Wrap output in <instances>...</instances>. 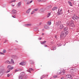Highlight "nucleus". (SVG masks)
Instances as JSON below:
<instances>
[{
	"label": "nucleus",
	"instance_id": "1",
	"mask_svg": "<svg viewBox=\"0 0 79 79\" xmlns=\"http://www.w3.org/2000/svg\"><path fill=\"white\" fill-rule=\"evenodd\" d=\"M68 34V31H67L66 32H64V31H62L61 32L60 35V38L61 39H63L64 38L65 36H66V35Z\"/></svg>",
	"mask_w": 79,
	"mask_h": 79
},
{
	"label": "nucleus",
	"instance_id": "2",
	"mask_svg": "<svg viewBox=\"0 0 79 79\" xmlns=\"http://www.w3.org/2000/svg\"><path fill=\"white\" fill-rule=\"evenodd\" d=\"M5 69L3 66L0 67V76H1L3 74H5Z\"/></svg>",
	"mask_w": 79,
	"mask_h": 79
},
{
	"label": "nucleus",
	"instance_id": "3",
	"mask_svg": "<svg viewBox=\"0 0 79 79\" xmlns=\"http://www.w3.org/2000/svg\"><path fill=\"white\" fill-rule=\"evenodd\" d=\"M25 76V73L24 72H22L20 73V76L19 77V79H23L24 76Z\"/></svg>",
	"mask_w": 79,
	"mask_h": 79
},
{
	"label": "nucleus",
	"instance_id": "4",
	"mask_svg": "<svg viewBox=\"0 0 79 79\" xmlns=\"http://www.w3.org/2000/svg\"><path fill=\"white\" fill-rule=\"evenodd\" d=\"M69 24L70 26L71 27H74L75 26L74 24V21H73V20L70 21L69 22Z\"/></svg>",
	"mask_w": 79,
	"mask_h": 79
},
{
	"label": "nucleus",
	"instance_id": "5",
	"mask_svg": "<svg viewBox=\"0 0 79 79\" xmlns=\"http://www.w3.org/2000/svg\"><path fill=\"white\" fill-rule=\"evenodd\" d=\"M72 19L74 20H76V19H79V17L77 16L76 15H74L73 17H72Z\"/></svg>",
	"mask_w": 79,
	"mask_h": 79
},
{
	"label": "nucleus",
	"instance_id": "6",
	"mask_svg": "<svg viewBox=\"0 0 79 79\" xmlns=\"http://www.w3.org/2000/svg\"><path fill=\"white\" fill-rule=\"evenodd\" d=\"M60 29H62L64 27V26H63V25L62 24H61V23H60Z\"/></svg>",
	"mask_w": 79,
	"mask_h": 79
},
{
	"label": "nucleus",
	"instance_id": "7",
	"mask_svg": "<svg viewBox=\"0 0 79 79\" xmlns=\"http://www.w3.org/2000/svg\"><path fill=\"white\" fill-rule=\"evenodd\" d=\"M66 77L68 79H72V77L70 75H67L66 76Z\"/></svg>",
	"mask_w": 79,
	"mask_h": 79
},
{
	"label": "nucleus",
	"instance_id": "8",
	"mask_svg": "<svg viewBox=\"0 0 79 79\" xmlns=\"http://www.w3.org/2000/svg\"><path fill=\"white\" fill-rule=\"evenodd\" d=\"M26 63L25 62H23L22 63H20L19 64L20 65H22V66H24V65H26Z\"/></svg>",
	"mask_w": 79,
	"mask_h": 79
},
{
	"label": "nucleus",
	"instance_id": "9",
	"mask_svg": "<svg viewBox=\"0 0 79 79\" xmlns=\"http://www.w3.org/2000/svg\"><path fill=\"white\" fill-rule=\"evenodd\" d=\"M37 1L38 2H47V0H37Z\"/></svg>",
	"mask_w": 79,
	"mask_h": 79
},
{
	"label": "nucleus",
	"instance_id": "10",
	"mask_svg": "<svg viewBox=\"0 0 79 79\" xmlns=\"http://www.w3.org/2000/svg\"><path fill=\"white\" fill-rule=\"evenodd\" d=\"M12 14H14V15H16V10H12Z\"/></svg>",
	"mask_w": 79,
	"mask_h": 79
},
{
	"label": "nucleus",
	"instance_id": "11",
	"mask_svg": "<svg viewBox=\"0 0 79 79\" xmlns=\"http://www.w3.org/2000/svg\"><path fill=\"white\" fill-rule=\"evenodd\" d=\"M31 25H32V24H27L24 25V26L29 27V26H31Z\"/></svg>",
	"mask_w": 79,
	"mask_h": 79
},
{
	"label": "nucleus",
	"instance_id": "12",
	"mask_svg": "<svg viewBox=\"0 0 79 79\" xmlns=\"http://www.w3.org/2000/svg\"><path fill=\"white\" fill-rule=\"evenodd\" d=\"M23 70V68H22L18 70H15V72H18V71H21Z\"/></svg>",
	"mask_w": 79,
	"mask_h": 79
},
{
	"label": "nucleus",
	"instance_id": "13",
	"mask_svg": "<svg viewBox=\"0 0 79 79\" xmlns=\"http://www.w3.org/2000/svg\"><path fill=\"white\" fill-rule=\"evenodd\" d=\"M64 32H67V31H68V27H65L64 28Z\"/></svg>",
	"mask_w": 79,
	"mask_h": 79
},
{
	"label": "nucleus",
	"instance_id": "14",
	"mask_svg": "<svg viewBox=\"0 0 79 79\" xmlns=\"http://www.w3.org/2000/svg\"><path fill=\"white\" fill-rule=\"evenodd\" d=\"M58 9V7H54L52 9V11H55V10H56Z\"/></svg>",
	"mask_w": 79,
	"mask_h": 79
},
{
	"label": "nucleus",
	"instance_id": "15",
	"mask_svg": "<svg viewBox=\"0 0 79 79\" xmlns=\"http://www.w3.org/2000/svg\"><path fill=\"white\" fill-rule=\"evenodd\" d=\"M21 2H19V3H18L17 4V6L18 7H20L21 6Z\"/></svg>",
	"mask_w": 79,
	"mask_h": 79
},
{
	"label": "nucleus",
	"instance_id": "16",
	"mask_svg": "<svg viewBox=\"0 0 79 79\" xmlns=\"http://www.w3.org/2000/svg\"><path fill=\"white\" fill-rule=\"evenodd\" d=\"M44 27V29H48L49 28V27L47 25H45Z\"/></svg>",
	"mask_w": 79,
	"mask_h": 79
},
{
	"label": "nucleus",
	"instance_id": "17",
	"mask_svg": "<svg viewBox=\"0 0 79 79\" xmlns=\"http://www.w3.org/2000/svg\"><path fill=\"white\" fill-rule=\"evenodd\" d=\"M31 8H29V9L27 11L26 13L28 14L29 13V12L31 11Z\"/></svg>",
	"mask_w": 79,
	"mask_h": 79
},
{
	"label": "nucleus",
	"instance_id": "18",
	"mask_svg": "<svg viewBox=\"0 0 79 79\" xmlns=\"http://www.w3.org/2000/svg\"><path fill=\"white\" fill-rule=\"evenodd\" d=\"M5 63H6V64H7V63H8L9 64H11V62H10L9 61V60H7L5 62Z\"/></svg>",
	"mask_w": 79,
	"mask_h": 79
},
{
	"label": "nucleus",
	"instance_id": "19",
	"mask_svg": "<svg viewBox=\"0 0 79 79\" xmlns=\"http://www.w3.org/2000/svg\"><path fill=\"white\" fill-rule=\"evenodd\" d=\"M63 13V12L62 11V9H61L60 10V15H62Z\"/></svg>",
	"mask_w": 79,
	"mask_h": 79
},
{
	"label": "nucleus",
	"instance_id": "20",
	"mask_svg": "<svg viewBox=\"0 0 79 79\" xmlns=\"http://www.w3.org/2000/svg\"><path fill=\"white\" fill-rule=\"evenodd\" d=\"M30 63L31 64H34V62L32 60H30Z\"/></svg>",
	"mask_w": 79,
	"mask_h": 79
},
{
	"label": "nucleus",
	"instance_id": "21",
	"mask_svg": "<svg viewBox=\"0 0 79 79\" xmlns=\"http://www.w3.org/2000/svg\"><path fill=\"white\" fill-rule=\"evenodd\" d=\"M46 41H41L40 43L41 44H45V43H46Z\"/></svg>",
	"mask_w": 79,
	"mask_h": 79
},
{
	"label": "nucleus",
	"instance_id": "22",
	"mask_svg": "<svg viewBox=\"0 0 79 79\" xmlns=\"http://www.w3.org/2000/svg\"><path fill=\"white\" fill-rule=\"evenodd\" d=\"M50 15H51V14H50V13L49 12L48 13L47 17L48 18V17H49V16H50Z\"/></svg>",
	"mask_w": 79,
	"mask_h": 79
},
{
	"label": "nucleus",
	"instance_id": "23",
	"mask_svg": "<svg viewBox=\"0 0 79 79\" xmlns=\"http://www.w3.org/2000/svg\"><path fill=\"white\" fill-rule=\"evenodd\" d=\"M68 3H69L70 6H73V4H72V3H71V2H69Z\"/></svg>",
	"mask_w": 79,
	"mask_h": 79
},
{
	"label": "nucleus",
	"instance_id": "24",
	"mask_svg": "<svg viewBox=\"0 0 79 79\" xmlns=\"http://www.w3.org/2000/svg\"><path fill=\"white\" fill-rule=\"evenodd\" d=\"M27 75H25L23 77V79H27Z\"/></svg>",
	"mask_w": 79,
	"mask_h": 79
},
{
	"label": "nucleus",
	"instance_id": "25",
	"mask_svg": "<svg viewBox=\"0 0 79 79\" xmlns=\"http://www.w3.org/2000/svg\"><path fill=\"white\" fill-rule=\"evenodd\" d=\"M16 1V0H13L12 1H11L9 2V3H12V2H15Z\"/></svg>",
	"mask_w": 79,
	"mask_h": 79
},
{
	"label": "nucleus",
	"instance_id": "26",
	"mask_svg": "<svg viewBox=\"0 0 79 79\" xmlns=\"http://www.w3.org/2000/svg\"><path fill=\"white\" fill-rule=\"evenodd\" d=\"M47 24H48V25L50 26L51 25V24H52V22H51L49 21L47 23Z\"/></svg>",
	"mask_w": 79,
	"mask_h": 79
},
{
	"label": "nucleus",
	"instance_id": "27",
	"mask_svg": "<svg viewBox=\"0 0 79 79\" xmlns=\"http://www.w3.org/2000/svg\"><path fill=\"white\" fill-rule=\"evenodd\" d=\"M62 73H63V75H64V73H65V70H63L62 72Z\"/></svg>",
	"mask_w": 79,
	"mask_h": 79
},
{
	"label": "nucleus",
	"instance_id": "28",
	"mask_svg": "<svg viewBox=\"0 0 79 79\" xmlns=\"http://www.w3.org/2000/svg\"><path fill=\"white\" fill-rule=\"evenodd\" d=\"M10 62H11V63H14V60H13L12 59H11V61Z\"/></svg>",
	"mask_w": 79,
	"mask_h": 79
},
{
	"label": "nucleus",
	"instance_id": "29",
	"mask_svg": "<svg viewBox=\"0 0 79 79\" xmlns=\"http://www.w3.org/2000/svg\"><path fill=\"white\" fill-rule=\"evenodd\" d=\"M14 67H11L10 68H9V69L10 70H11L13 69H14Z\"/></svg>",
	"mask_w": 79,
	"mask_h": 79
},
{
	"label": "nucleus",
	"instance_id": "30",
	"mask_svg": "<svg viewBox=\"0 0 79 79\" xmlns=\"http://www.w3.org/2000/svg\"><path fill=\"white\" fill-rule=\"evenodd\" d=\"M57 15L58 16H59V15H60V11H59V9H58V11L57 13Z\"/></svg>",
	"mask_w": 79,
	"mask_h": 79
},
{
	"label": "nucleus",
	"instance_id": "31",
	"mask_svg": "<svg viewBox=\"0 0 79 79\" xmlns=\"http://www.w3.org/2000/svg\"><path fill=\"white\" fill-rule=\"evenodd\" d=\"M56 26H58L59 25V23L58 22H56Z\"/></svg>",
	"mask_w": 79,
	"mask_h": 79
},
{
	"label": "nucleus",
	"instance_id": "32",
	"mask_svg": "<svg viewBox=\"0 0 79 79\" xmlns=\"http://www.w3.org/2000/svg\"><path fill=\"white\" fill-rule=\"evenodd\" d=\"M52 50H56V47L55 46L53 47Z\"/></svg>",
	"mask_w": 79,
	"mask_h": 79
},
{
	"label": "nucleus",
	"instance_id": "33",
	"mask_svg": "<svg viewBox=\"0 0 79 79\" xmlns=\"http://www.w3.org/2000/svg\"><path fill=\"white\" fill-rule=\"evenodd\" d=\"M3 53H6V50L5 49H4L3 50Z\"/></svg>",
	"mask_w": 79,
	"mask_h": 79
},
{
	"label": "nucleus",
	"instance_id": "34",
	"mask_svg": "<svg viewBox=\"0 0 79 79\" xmlns=\"http://www.w3.org/2000/svg\"><path fill=\"white\" fill-rule=\"evenodd\" d=\"M57 77H58V76H53V78H57Z\"/></svg>",
	"mask_w": 79,
	"mask_h": 79
},
{
	"label": "nucleus",
	"instance_id": "35",
	"mask_svg": "<svg viewBox=\"0 0 79 79\" xmlns=\"http://www.w3.org/2000/svg\"><path fill=\"white\" fill-rule=\"evenodd\" d=\"M35 13V11L33 10V11L31 12V15H32V14H34Z\"/></svg>",
	"mask_w": 79,
	"mask_h": 79
},
{
	"label": "nucleus",
	"instance_id": "36",
	"mask_svg": "<svg viewBox=\"0 0 79 79\" xmlns=\"http://www.w3.org/2000/svg\"><path fill=\"white\" fill-rule=\"evenodd\" d=\"M34 11H37L38 10V9H34Z\"/></svg>",
	"mask_w": 79,
	"mask_h": 79
},
{
	"label": "nucleus",
	"instance_id": "37",
	"mask_svg": "<svg viewBox=\"0 0 79 79\" xmlns=\"http://www.w3.org/2000/svg\"><path fill=\"white\" fill-rule=\"evenodd\" d=\"M29 69L30 70H31V71H34V69H32L31 68H30Z\"/></svg>",
	"mask_w": 79,
	"mask_h": 79
},
{
	"label": "nucleus",
	"instance_id": "38",
	"mask_svg": "<svg viewBox=\"0 0 79 79\" xmlns=\"http://www.w3.org/2000/svg\"><path fill=\"white\" fill-rule=\"evenodd\" d=\"M11 67V65H8V66H7V68H10Z\"/></svg>",
	"mask_w": 79,
	"mask_h": 79
},
{
	"label": "nucleus",
	"instance_id": "39",
	"mask_svg": "<svg viewBox=\"0 0 79 79\" xmlns=\"http://www.w3.org/2000/svg\"><path fill=\"white\" fill-rule=\"evenodd\" d=\"M30 4V2H27V5H29Z\"/></svg>",
	"mask_w": 79,
	"mask_h": 79
},
{
	"label": "nucleus",
	"instance_id": "40",
	"mask_svg": "<svg viewBox=\"0 0 79 79\" xmlns=\"http://www.w3.org/2000/svg\"><path fill=\"white\" fill-rule=\"evenodd\" d=\"M0 54H1V55H5V54H4L1 52H0Z\"/></svg>",
	"mask_w": 79,
	"mask_h": 79
},
{
	"label": "nucleus",
	"instance_id": "41",
	"mask_svg": "<svg viewBox=\"0 0 79 79\" xmlns=\"http://www.w3.org/2000/svg\"><path fill=\"white\" fill-rule=\"evenodd\" d=\"M10 71V70H7V72H6L5 73H9Z\"/></svg>",
	"mask_w": 79,
	"mask_h": 79
},
{
	"label": "nucleus",
	"instance_id": "42",
	"mask_svg": "<svg viewBox=\"0 0 79 79\" xmlns=\"http://www.w3.org/2000/svg\"><path fill=\"white\" fill-rule=\"evenodd\" d=\"M27 72H28V73H31V71L29 69V70H27Z\"/></svg>",
	"mask_w": 79,
	"mask_h": 79
},
{
	"label": "nucleus",
	"instance_id": "43",
	"mask_svg": "<svg viewBox=\"0 0 79 79\" xmlns=\"http://www.w3.org/2000/svg\"><path fill=\"white\" fill-rule=\"evenodd\" d=\"M63 73H62V72L60 73V74H61V75H63Z\"/></svg>",
	"mask_w": 79,
	"mask_h": 79
},
{
	"label": "nucleus",
	"instance_id": "44",
	"mask_svg": "<svg viewBox=\"0 0 79 79\" xmlns=\"http://www.w3.org/2000/svg\"><path fill=\"white\" fill-rule=\"evenodd\" d=\"M10 74H8L7 77H10Z\"/></svg>",
	"mask_w": 79,
	"mask_h": 79
},
{
	"label": "nucleus",
	"instance_id": "45",
	"mask_svg": "<svg viewBox=\"0 0 79 79\" xmlns=\"http://www.w3.org/2000/svg\"><path fill=\"white\" fill-rule=\"evenodd\" d=\"M61 79H64V77H62L61 78Z\"/></svg>",
	"mask_w": 79,
	"mask_h": 79
},
{
	"label": "nucleus",
	"instance_id": "46",
	"mask_svg": "<svg viewBox=\"0 0 79 79\" xmlns=\"http://www.w3.org/2000/svg\"><path fill=\"white\" fill-rule=\"evenodd\" d=\"M12 17H13V18H15L16 17H15V16H12Z\"/></svg>",
	"mask_w": 79,
	"mask_h": 79
},
{
	"label": "nucleus",
	"instance_id": "47",
	"mask_svg": "<svg viewBox=\"0 0 79 79\" xmlns=\"http://www.w3.org/2000/svg\"><path fill=\"white\" fill-rule=\"evenodd\" d=\"M43 10V9H40V10H42V11H43V12L44 11V10Z\"/></svg>",
	"mask_w": 79,
	"mask_h": 79
},
{
	"label": "nucleus",
	"instance_id": "48",
	"mask_svg": "<svg viewBox=\"0 0 79 79\" xmlns=\"http://www.w3.org/2000/svg\"><path fill=\"white\" fill-rule=\"evenodd\" d=\"M12 6H15V4H12Z\"/></svg>",
	"mask_w": 79,
	"mask_h": 79
},
{
	"label": "nucleus",
	"instance_id": "49",
	"mask_svg": "<svg viewBox=\"0 0 79 79\" xmlns=\"http://www.w3.org/2000/svg\"><path fill=\"white\" fill-rule=\"evenodd\" d=\"M32 2H33L32 0L30 1V3H32Z\"/></svg>",
	"mask_w": 79,
	"mask_h": 79
},
{
	"label": "nucleus",
	"instance_id": "50",
	"mask_svg": "<svg viewBox=\"0 0 79 79\" xmlns=\"http://www.w3.org/2000/svg\"><path fill=\"white\" fill-rule=\"evenodd\" d=\"M57 37V36L56 35L55 36V38L56 39H57V37Z\"/></svg>",
	"mask_w": 79,
	"mask_h": 79
},
{
	"label": "nucleus",
	"instance_id": "51",
	"mask_svg": "<svg viewBox=\"0 0 79 79\" xmlns=\"http://www.w3.org/2000/svg\"><path fill=\"white\" fill-rule=\"evenodd\" d=\"M42 39V38H39V40H41Z\"/></svg>",
	"mask_w": 79,
	"mask_h": 79
},
{
	"label": "nucleus",
	"instance_id": "52",
	"mask_svg": "<svg viewBox=\"0 0 79 79\" xmlns=\"http://www.w3.org/2000/svg\"><path fill=\"white\" fill-rule=\"evenodd\" d=\"M68 12L69 13H70L69 12V10H68Z\"/></svg>",
	"mask_w": 79,
	"mask_h": 79
},
{
	"label": "nucleus",
	"instance_id": "53",
	"mask_svg": "<svg viewBox=\"0 0 79 79\" xmlns=\"http://www.w3.org/2000/svg\"><path fill=\"white\" fill-rule=\"evenodd\" d=\"M57 45L58 46V47H60V44H57Z\"/></svg>",
	"mask_w": 79,
	"mask_h": 79
},
{
	"label": "nucleus",
	"instance_id": "54",
	"mask_svg": "<svg viewBox=\"0 0 79 79\" xmlns=\"http://www.w3.org/2000/svg\"><path fill=\"white\" fill-rule=\"evenodd\" d=\"M29 0H25L26 2H28V1H29Z\"/></svg>",
	"mask_w": 79,
	"mask_h": 79
},
{
	"label": "nucleus",
	"instance_id": "55",
	"mask_svg": "<svg viewBox=\"0 0 79 79\" xmlns=\"http://www.w3.org/2000/svg\"><path fill=\"white\" fill-rule=\"evenodd\" d=\"M44 35V33H42V35Z\"/></svg>",
	"mask_w": 79,
	"mask_h": 79
},
{
	"label": "nucleus",
	"instance_id": "56",
	"mask_svg": "<svg viewBox=\"0 0 79 79\" xmlns=\"http://www.w3.org/2000/svg\"><path fill=\"white\" fill-rule=\"evenodd\" d=\"M45 47H48L47 45H45L44 46Z\"/></svg>",
	"mask_w": 79,
	"mask_h": 79
},
{
	"label": "nucleus",
	"instance_id": "57",
	"mask_svg": "<svg viewBox=\"0 0 79 79\" xmlns=\"http://www.w3.org/2000/svg\"><path fill=\"white\" fill-rule=\"evenodd\" d=\"M39 24H40L39 25H40V24H42V23L41 22H40V23Z\"/></svg>",
	"mask_w": 79,
	"mask_h": 79
},
{
	"label": "nucleus",
	"instance_id": "58",
	"mask_svg": "<svg viewBox=\"0 0 79 79\" xmlns=\"http://www.w3.org/2000/svg\"><path fill=\"white\" fill-rule=\"evenodd\" d=\"M8 42V40H6V42Z\"/></svg>",
	"mask_w": 79,
	"mask_h": 79
},
{
	"label": "nucleus",
	"instance_id": "59",
	"mask_svg": "<svg viewBox=\"0 0 79 79\" xmlns=\"http://www.w3.org/2000/svg\"><path fill=\"white\" fill-rule=\"evenodd\" d=\"M60 46H61V44H60Z\"/></svg>",
	"mask_w": 79,
	"mask_h": 79
},
{
	"label": "nucleus",
	"instance_id": "60",
	"mask_svg": "<svg viewBox=\"0 0 79 79\" xmlns=\"http://www.w3.org/2000/svg\"><path fill=\"white\" fill-rule=\"evenodd\" d=\"M4 43H6V41H5V42H4Z\"/></svg>",
	"mask_w": 79,
	"mask_h": 79
},
{
	"label": "nucleus",
	"instance_id": "61",
	"mask_svg": "<svg viewBox=\"0 0 79 79\" xmlns=\"http://www.w3.org/2000/svg\"><path fill=\"white\" fill-rule=\"evenodd\" d=\"M42 78H43V77H41V79H42Z\"/></svg>",
	"mask_w": 79,
	"mask_h": 79
},
{
	"label": "nucleus",
	"instance_id": "62",
	"mask_svg": "<svg viewBox=\"0 0 79 79\" xmlns=\"http://www.w3.org/2000/svg\"><path fill=\"white\" fill-rule=\"evenodd\" d=\"M42 31H44V29H43Z\"/></svg>",
	"mask_w": 79,
	"mask_h": 79
},
{
	"label": "nucleus",
	"instance_id": "63",
	"mask_svg": "<svg viewBox=\"0 0 79 79\" xmlns=\"http://www.w3.org/2000/svg\"><path fill=\"white\" fill-rule=\"evenodd\" d=\"M15 42H18V41H15Z\"/></svg>",
	"mask_w": 79,
	"mask_h": 79
},
{
	"label": "nucleus",
	"instance_id": "64",
	"mask_svg": "<svg viewBox=\"0 0 79 79\" xmlns=\"http://www.w3.org/2000/svg\"><path fill=\"white\" fill-rule=\"evenodd\" d=\"M71 70H73V69H71Z\"/></svg>",
	"mask_w": 79,
	"mask_h": 79
}]
</instances>
